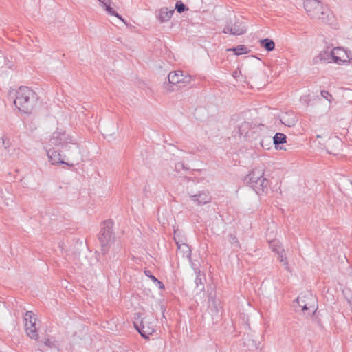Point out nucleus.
<instances>
[{"label":"nucleus","mask_w":352,"mask_h":352,"mask_svg":"<svg viewBox=\"0 0 352 352\" xmlns=\"http://www.w3.org/2000/svg\"><path fill=\"white\" fill-rule=\"evenodd\" d=\"M284 124H285V125L288 126H291L292 125H294V121H292V123H289V124H285V123H284Z\"/></svg>","instance_id":"nucleus-40"},{"label":"nucleus","mask_w":352,"mask_h":352,"mask_svg":"<svg viewBox=\"0 0 352 352\" xmlns=\"http://www.w3.org/2000/svg\"><path fill=\"white\" fill-rule=\"evenodd\" d=\"M177 249L179 250V253L182 254L183 257H186L189 260H191V249L190 246L186 244V243L184 244L180 245L179 248H177Z\"/></svg>","instance_id":"nucleus-22"},{"label":"nucleus","mask_w":352,"mask_h":352,"mask_svg":"<svg viewBox=\"0 0 352 352\" xmlns=\"http://www.w3.org/2000/svg\"><path fill=\"white\" fill-rule=\"evenodd\" d=\"M36 320V318L34 317V314L32 311H28L25 312V316H24V320L25 323L29 322L30 320L32 322H34Z\"/></svg>","instance_id":"nucleus-29"},{"label":"nucleus","mask_w":352,"mask_h":352,"mask_svg":"<svg viewBox=\"0 0 352 352\" xmlns=\"http://www.w3.org/2000/svg\"><path fill=\"white\" fill-rule=\"evenodd\" d=\"M336 48H340L338 53H335V56H339L341 58L340 63L338 65H349L351 63L352 54L350 50H348L342 47H336Z\"/></svg>","instance_id":"nucleus-14"},{"label":"nucleus","mask_w":352,"mask_h":352,"mask_svg":"<svg viewBox=\"0 0 352 352\" xmlns=\"http://www.w3.org/2000/svg\"><path fill=\"white\" fill-rule=\"evenodd\" d=\"M175 170L177 172H180L181 170L188 171L189 170V168L186 166L184 162H179L175 164Z\"/></svg>","instance_id":"nucleus-30"},{"label":"nucleus","mask_w":352,"mask_h":352,"mask_svg":"<svg viewBox=\"0 0 352 352\" xmlns=\"http://www.w3.org/2000/svg\"><path fill=\"white\" fill-rule=\"evenodd\" d=\"M228 238H229V241L232 245H233L237 248H240V244H239V240L236 236L230 234L228 235Z\"/></svg>","instance_id":"nucleus-31"},{"label":"nucleus","mask_w":352,"mask_h":352,"mask_svg":"<svg viewBox=\"0 0 352 352\" xmlns=\"http://www.w3.org/2000/svg\"><path fill=\"white\" fill-rule=\"evenodd\" d=\"M25 330L28 336H29L31 339L38 340V333L37 328L36 327L35 320L34 322L30 320L29 322L25 323Z\"/></svg>","instance_id":"nucleus-16"},{"label":"nucleus","mask_w":352,"mask_h":352,"mask_svg":"<svg viewBox=\"0 0 352 352\" xmlns=\"http://www.w3.org/2000/svg\"><path fill=\"white\" fill-rule=\"evenodd\" d=\"M44 344L50 348H52L55 346L54 342H52L49 338L45 340Z\"/></svg>","instance_id":"nucleus-37"},{"label":"nucleus","mask_w":352,"mask_h":352,"mask_svg":"<svg viewBox=\"0 0 352 352\" xmlns=\"http://www.w3.org/2000/svg\"><path fill=\"white\" fill-rule=\"evenodd\" d=\"M336 143H337L338 144H342L341 141H340V140H336Z\"/></svg>","instance_id":"nucleus-41"},{"label":"nucleus","mask_w":352,"mask_h":352,"mask_svg":"<svg viewBox=\"0 0 352 352\" xmlns=\"http://www.w3.org/2000/svg\"><path fill=\"white\" fill-rule=\"evenodd\" d=\"M38 97L35 91L28 87L21 86L16 91L14 105L23 113L30 114L38 102Z\"/></svg>","instance_id":"nucleus-2"},{"label":"nucleus","mask_w":352,"mask_h":352,"mask_svg":"<svg viewBox=\"0 0 352 352\" xmlns=\"http://www.w3.org/2000/svg\"><path fill=\"white\" fill-rule=\"evenodd\" d=\"M114 222L112 219H107L102 222L100 232L98 234V240L100 244L101 253L96 252V258L98 262H105L104 256L108 253L111 244L115 240V232L113 230Z\"/></svg>","instance_id":"nucleus-1"},{"label":"nucleus","mask_w":352,"mask_h":352,"mask_svg":"<svg viewBox=\"0 0 352 352\" xmlns=\"http://www.w3.org/2000/svg\"><path fill=\"white\" fill-rule=\"evenodd\" d=\"M0 143L2 144L5 150H6L8 152L10 151V148L11 146V142L8 138H6V136H4V137L0 138Z\"/></svg>","instance_id":"nucleus-26"},{"label":"nucleus","mask_w":352,"mask_h":352,"mask_svg":"<svg viewBox=\"0 0 352 352\" xmlns=\"http://www.w3.org/2000/svg\"><path fill=\"white\" fill-rule=\"evenodd\" d=\"M260 45L267 52L272 51L275 47V43L273 40L265 38L259 41Z\"/></svg>","instance_id":"nucleus-20"},{"label":"nucleus","mask_w":352,"mask_h":352,"mask_svg":"<svg viewBox=\"0 0 352 352\" xmlns=\"http://www.w3.org/2000/svg\"><path fill=\"white\" fill-rule=\"evenodd\" d=\"M349 276L350 278L352 279V270L351 271V272L349 273Z\"/></svg>","instance_id":"nucleus-42"},{"label":"nucleus","mask_w":352,"mask_h":352,"mask_svg":"<svg viewBox=\"0 0 352 352\" xmlns=\"http://www.w3.org/2000/svg\"><path fill=\"white\" fill-rule=\"evenodd\" d=\"M250 129V125L249 122H243L238 126V130L236 132V134L239 135V137H248L249 131Z\"/></svg>","instance_id":"nucleus-18"},{"label":"nucleus","mask_w":352,"mask_h":352,"mask_svg":"<svg viewBox=\"0 0 352 352\" xmlns=\"http://www.w3.org/2000/svg\"><path fill=\"white\" fill-rule=\"evenodd\" d=\"M223 33L230 34L232 35H241L246 32V27L244 23L241 20L234 18V20H230V22L223 29Z\"/></svg>","instance_id":"nucleus-10"},{"label":"nucleus","mask_w":352,"mask_h":352,"mask_svg":"<svg viewBox=\"0 0 352 352\" xmlns=\"http://www.w3.org/2000/svg\"><path fill=\"white\" fill-rule=\"evenodd\" d=\"M191 199L198 205H204L210 202L211 197L205 191L199 192L197 194L191 195Z\"/></svg>","instance_id":"nucleus-15"},{"label":"nucleus","mask_w":352,"mask_h":352,"mask_svg":"<svg viewBox=\"0 0 352 352\" xmlns=\"http://www.w3.org/2000/svg\"><path fill=\"white\" fill-rule=\"evenodd\" d=\"M241 71H240L239 69H237L236 70H235V71L232 73V76H233L234 78L237 79V78L239 77V76L241 75Z\"/></svg>","instance_id":"nucleus-38"},{"label":"nucleus","mask_w":352,"mask_h":352,"mask_svg":"<svg viewBox=\"0 0 352 352\" xmlns=\"http://www.w3.org/2000/svg\"><path fill=\"white\" fill-rule=\"evenodd\" d=\"M287 136L282 133H276L272 137L273 144L276 149H283L281 144L286 142Z\"/></svg>","instance_id":"nucleus-17"},{"label":"nucleus","mask_w":352,"mask_h":352,"mask_svg":"<svg viewBox=\"0 0 352 352\" xmlns=\"http://www.w3.org/2000/svg\"><path fill=\"white\" fill-rule=\"evenodd\" d=\"M321 96L329 102L333 99L332 95L328 91H321Z\"/></svg>","instance_id":"nucleus-32"},{"label":"nucleus","mask_w":352,"mask_h":352,"mask_svg":"<svg viewBox=\"0 0 352 352\" xmlns=\"http://www.w3.org/2000/svg\"><path fill=\"white\" fill-rule=\"evenodd\" d=\"M191 79V76L183 71L170 72L168 75V82H164L163 88L166 92H173L189 84Z\"/></svg>","instance_id":"nucleus-4"},{"label":"nucleus","mask_w":352,"mask_h":352,"mask_svg":"<svg viewBox=\"0 0 352 352\" xmlns=\"http://www.w3.org/2000/svg\"><path fill=\"white\" fill-rule=\"evenodd\" d=\"M305 296H298L297 298V302L302 308V310L304 311V314L307 316H311L316 311V308L314 305H311L309 302H306L304 299Z\"/></svg>","instance_id":"nucleus-13"},{"label":"nucleus","mask_w":352,"mask_h":352,"mask_svg":"<svg viewBox=\"0 0 352 352\" xmlns=\"http://www.w3.org/2000/svg\"><path fill=\"white\" fill-rule=\"evenodd\" d=\"M248 346L254 348V349H258V345L260 343L257 344L256 342L254 340H249L248 341Z\"/></svg>","instance_id":"nucleus-33"},{"label":"nucleus","mask_w":352,"mask_h":352,"mask_svg":"<svg viewBox=\"0 0 352 352\" xmlns=\"http://www.w3.org/2000/svg\"><path fill=\"white\" fill-rule=\"evenodd\" d=\"M144 274L156 285V286L158 287L160 289H165L164 283L160 280H158L154 275H153L152 272L150 270H145Z\"/></svg>","instance_id":"nucleus-23"},{"label":"nucleus","mask_w":352,"mask_h":352,"mask_svg":"<svg viewBox=\"0 0 352 352\" xmlns=\"http://www.w3.org/2000/svg\"><path fill=\"white\" fill-rule=\"evenodd\" d=\"M175 10L179 14L188 10V7L181 1H177L175 3Z\"/></svg>","instance_id":"nucleus-24"},{"label":"nucleus","mask_w":352,"mask_h":352,"mask_svg":"<svg viewBox=\"0 0 352 352\" xmlns=\"http://www.w3.org/2000/svg\"><path fill=\"white\" fill-rule=\"evenodd\" d=\"M304 8L313 19H318L324 23L331 24L333 16L327 7H324L318 0H305Z\"/></svg>","instance_id":"nucleus-3"},{"label":"nucleus","mask_w":352,"mask_h":352,"mask_svg":"<svg viewBox=\"0 0 352 352\" xmlns=\"http://www.w3.org/2000/svg\"><path fill=\"white\" fill-rule=\"evenodd\" d=\"M173 13H174L173 10L168 11L167 8H162V9H161L160 12L159 14L158 20L161 23L168 21L171 18Z\"/></svg>","instance_id":"nucleus-19"},{"label":"nucleus","mask_w":352,"mask_h":352,"mask_svg":"<svg viewBox=\"0 0 352 352\" xmlns=\"http://www.w3.org/2000/svg\"><path fill=\"white\" fill-rule=\"evenodd\" d=\"M264 177V169L255 168L245 177L244 182L250 186Z\"/></svg>","instance_id":"nucleus-11"},{"label":"nucleus","mask_w":352,"mask_h":352,"mask_svg":"<svg viewBox=\"0 0 352 352\" xmlns=\"http://www.w3.org/2000/svg\"><path fill=\"white\" fill-rule=\"evenodd\" d=\"M47 154L50 162H51L52 164H65L70 168H74L76 164H78V162H75L72 160L70 154H69V155H64L63 157L60 151L56 150L54 148L48 149Z\"/></svg>","instance_id":"nucleus-6"},{"label":"nucleus","mask_w":352,"mask_h":352,"mask_svg":"<svg viewBox=\"0 0 352 352\" xmlns=\"http://www.w3.org/2000/svg\"><path fill=\"white\" fill-rule=\"evenodd\" d=\"M340 48H333L331 52L327 50L321 51L316 57L313 59L314 64H318L322 63H331L333 60L335 63H340L341 58L339 56H335V53H338Z\"/></svg>","instance_id":"nucleus-7"},{"label":"nucleus","mask_w":352,"mask_h":352,"mask_svg":"<svg viewBox=\"0 0 352 352\" xmlns=\"http://www.w3.org/2000/svg\"><path fill=\"white\" fill-rule=\"evenodd\" d=\"M98 1H100L102 4L104 10H106L107 7H109L111 6L110 5L111 2V0H98Z\"/></svg>","instance_id":"nucleus-36"},{"label":"nucleus","mask_w":352,"mask_h":352,"mask_svg":"<svg viewBox=\"0 0 352 352\" xmlns=\"http://www.w3.org/2000/svg\"><path fill=\"white\" fill-rule=\"evenodd\" d=\"M283 250H282L280 252L277 251V253L279 254L280 261L284 263V264H287L286 261L285 262V259L283 258Z\"/></svg>","instance_id":"nucleus-39"},{"label":"nucleus","mask_w":352,"mask_h":352,"mask_svg":"<svg viewBox=\"0 0 352 352\" xmlns=\"http://www.w3.org/2000/svg\"><path fill=\"white\" fill-rule=\"evenodd\" d=\"M72 138L69 134L63 130L54 131L50 139V145L53 146H60L62 148H67L68 144L71 143Z\"/></svg>","instance_id":"nucleus-8"},{"label":"nucleus","mask_w":352,"mask_h":352,"mask_svg":"<svg viewBox=\"0 0 352 352\" xmlns=\"http://www.w3.org/2000/svg\"><path fill=\"white\" fill-rule=\"evenodd\" d=\"M204 280H205V278L204 277V278H202L201 277V274H196V278H195V282L197 285V287H199V286H201L200 290L204 289V283L203 281Z\"/></svg>","instance_id":"nucleus-27"},{"label":"nucleus","mask_w":352,"mask_h":352,"mask_svg":"<svg viewBox=\"0 0 352 352\" xmlns=\"http://www.w3.org/2000/svg\"><path fill=\"white\" fill-rule=\"evenodd\" d=\"M191 263V267L193 269L195 273L197 274H201V270L198 267V266L191 260H189Z\"/></svg>","instance_id":"nucleus-34"},{"label":"nucleus","mask_w":352,"mask_h":352,"mask_svg":"<svg viewBox=\"0 0 352 352\" xmlns=\"http://www.w3.org/2000/svg\"><path fill=\"white\" fill-rule=\"evenodd\" d=\"M69 149H72V153H74V155H76L78 157H79L80 151H79L78 147L76 145L74 144L73 147L69 146Z\"/></svg>","instance_id":"nucleus-35"},{"label":"nucleus","mask_w":352,"mask_h":352,"mask_svg":"<svg viewBox=\"0 0 352 352\" xmlns=\"http://www.w3.org/2000/svg\"><path fill=\"white\" fill-rule=\"evenodd\" d=\"M269 182L267 178L264 177L256 181L255 183L252 184L249 186L251 187L258 195H263L268 191Z\"/></svg>","instance_id":"nucleus-12"},{"label":"nucleus","mask_w":352,"mask_h":352,"mask_svg":"<svg viewBox=\"0 0 352 352\" xmlns=\"http://www.w3.org/2000/svg\"><path fill=\"white\" fill-rule=\"evenodd\" d=\"M134 327L142 338L149 339V336L155 331V320L146 316L141 319L140 324L134 322Z\"/></svg>","instance_id":"nucleus-5"},{"label":"nucleus","mask_w":352,"mask_h":352,"mask_svg":"<svg viewBox=\"0 0 352 352\" xmlns=\"http://www.w3.org/2000/svg\"><path fill=\"white\" fill-rule=\"evenodd\" d=\"M228 51H232L236 56L246 54L249 53L250 51L248 49V47L244 45H239L236 47H233L232 48L228 49Z\"/></svg>","instance_id":"nucleus-21"},{"label":"nucleus","mask_w":352,"mask_h":352,"mask_svg":"<svg viewBox=\"0 0 352 352\" xmlns=\"http://www.w3.org/2000/svg\"><path fill=\"white\" fill-rule=\"evenodd\" d=\"M105 10L107 12V13L109 14L112 15V16H115L117 18H118L119 19H120L122 21L125 23V21H124V19L122 18V16L120 14H119L116 11H115L111 6H109V7H107Z\"/></svg>","instance_id":"nucleus-28"},{"label":"nucleus","mask_w":352,"mask_h":352,"mask_svg":"<svg viewBox=\"0 0 352 352\" xmlns=\"http://www.w3.org/2000/svg\"><path fill=\"white\" fill-rule=\"evenodd\" d=\"M178 230H174V237L173 239L177 245V248L180 247V245L185 243L184 241L182 236L179 234H177Z\"/></svg>","instance_id":"nucleus-25"},{"label":"nucleus","mask_w":352,"mask_h":352,"mask_svg":"<svg viewBox=\"0 0 352 352\" xmlns=\"http://www.w3.org/2000/svg\"><path fill=\"white\" fill-rule=\"evenodd\" d=\"M254 133H258L260 136L259 144L264 148L269 150L272 144V135L268 134L269 129L263 124H259L253 129Z\"/></svg>","instance_id":"nucleus-9"}]
</instances>
